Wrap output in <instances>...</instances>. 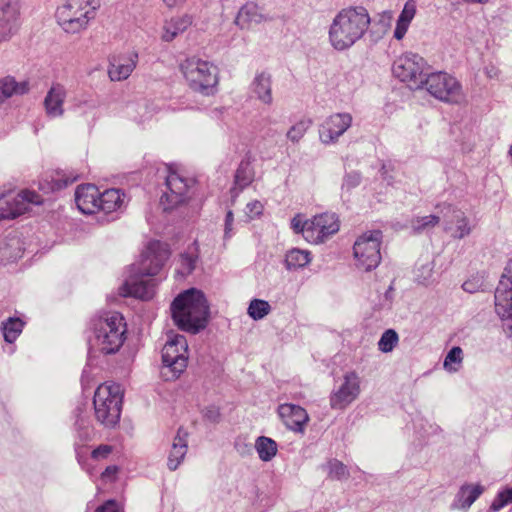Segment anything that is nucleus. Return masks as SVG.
<instances>
[{
	"label": "nucleus",
	"mask_w": 512,
	"mask_h": 512,
	"mask_svg": "<svg viewBox=\"0 0 512 512\" xmlns=\"http://www.w3.org/2000/svg\"><path fill=\"white\" fill-rule=\"evenodd\" d=\"M398 341L399 337L396 331L393 329H388L382 334L378 342V348L383 353L391 352L397 345Z\"/></svg>",
	"instance_id": "ea45409f"
},
{
	"label": "nucleus",
	"mask_w": 512,
	"mask_h": 512,
	"mask_svg": "<svg viewBox=\"0 0 512 512\" xmlns=\"http://www.w3.org/2000/svg\"><path fill=\"white\" fill-rule=\"evenodd\" d=\"M352 118L346 113H337L328 117L319 128L322 143L330 144L336 141L350 126Z\"/></svg>",
	"instance_id": "f3484780"
},
{
	"label": "nucleus",
	"mask_w": 512,
	"mask_h": 512,
	"mask_svg": "<svg viewBox=\"0 0 512 512\" xmlns=\"http://www.w3.org/2000/svg\"><path fill=\"white\" fill-rule=\"evenodd\" d=\"M429 67L425 59L418 54L406 53L393 64V74L402 82H406L411 89L424 87V79Z\"/></svg>",
	"instance_id": "1a4fd4ad"
},
{
	"label": "nucleus",
	"mask_w": 512,
	"mask_h": 512,
	"mask_svg": "<svg viewBox=\"0 0 512 512\" xmlns=\"http://www.w3.org/2000/svg\"><path fill=\"white\" fill-rule=\"evenodd\" d=\"M118 472L117 466H108L101 474V479L103 481H113L116 477V474Z\"/></svg>",
	"instance_id": "13d9d810"
},
{
	"label": "nucleus",
	"mask_w": 512,
	"mask_h": 512,
	"mask_svg": "<svg viewBox=\"0 0 512 512\" xmlns=\"http://www.w3.org/2000/svg\"><path fill=\"white\" fill-rule=\"evenodd\" d=\"M171 315L182 331L197 334L205 329L209 318V306L204 293L195 288L179 294L171 303Z\"/></svg>",
	"instance_id": "f03ea898"
},
{
	"label": "nucleus",
	"mask_w": 512,
	"mask_h": 512,
	"mask_svg": "<svg viewBox=\"0 0 512 512\" xmlns=\"http://www.w3.org/2000/svg\"><path fill=\"white\" fill-rule=\"evenodd\" d=\"M233 222H234L233 212L231 210H229L225 217V228H224V238L225 239H229L232 236Z\"/></svg>",
	"instance_id": "864d4df0"
},
{
	"label": "nucleus",
	"mask_w": 512,
	"mask_h": 512,
	"mask_svg": "<svg viewBox=\"0 0 512 512\" xmlns=\"http://www.w3.org/2000/svg\"><path fill=\"white\" fill-rule=\"evenodd\" d=\"M271 311L270 304L262 299H253L251 300L247 314L255 321L263 319L267 316Z\"/></svg>",
	"instance_id": "c9c22d12"
},
{
	"label": "nucleus",
	"mask_w": 512,
	"mask_h": 512,
	"mask_svg": "<svg viewBox=\"0 0 512 512\" xmlns=\"http://www.w3.org/2000/svg\"><path fill=\"white\" fill-rule=\"evenodd\" d=\"M263 211V205L259 201H252L246 205V214L250 218L259 216Z\"/></svg>",
	"instance_id": "3c124183"
},
{
	"label": "nucleus",
	"mask_w": 512,
	"mask_h": 512,
	"mask_svg": "<svg viewBox=\"0 0 512 512\" xmlns=\"http://www.w3.org/2000/svg\"><path fill=\"white\" fill-rule=\"evenodd\" d=\"M280 417L286 427L294 432H303L309 420L306 410L299 405L285 403L278 408Z\"/></svg>",
	"instance_id": "6ab92c4d"
},
{
	"label": "nucleus",
	"mask_w": 512,
	"mask_h": 512,
	"mask_svg": "<svg viewBox=\"0 0 512 512\" xmlns=\"http://www.w3.org/2000/svg\"><path fill=\"white\" fill-rule=\"evenodd\" d=\"M123 204V198L119 189H108L100 193L99 212L106 214L118 210Z\"/></svg>",
	"instance_id": "c85d7f7f"
},
{
	"label": "nucleus",
	"mask_w": 512,
	"mask_h": 512,
	"mask_svg": "<svg viewBox=\"0 0 512 512\" xmlns=\"http://www.w3.org/2000/svg\"><path fill=\"white\" fill-rule=\"evenodd\" d=\"M170 256L168 245L160 241H151L141 254V260L133 265L134 274L122 285L121 294L142 300H149L154 295L155 282L152 279L145 280L146 276H155Z\"/></svg>",
	"instance_id": "f257e3e1"
},
{
	"label": "nucleus",
	"mask_w": 512,
	"mask_h": 512,
	"mask_svg": "<svg viewBox=\"0 0 512 512\" xmlns=\"http://www.w3.org/2000/svg\"><path fill=\"white\" fill-rule=\"evenodd\" d=\"M186 437L187 433L182 428H179L168 456V467L172 471L177 469L187 453Z\"/></svg>",
	"instance_id": "393cba45"
},
{
	"label": "nucleus",
	"mask_w": 512,
	"mask_h": 512,
	"mask_svg": "<svg viewBox=\"0 0 512 512\" xmlns=\"http://www.w3.org/2000/svg\"><path fill=\"white\" fill-rule=\"evenodd\" d=\"M255 449L259 458L264 462H268L276 456L278 446L273 439L266 436H259L255 441Z\"/></svg>",
	"instance_id": "473e14b6"
},
{
	"label": "nucleus",
	"mask_w": 512,
	"mask_h": 512,
	"mask_svg": "<svg viewBox=\"0 0 512 512\" xmlns=\"http://www.w3.org/2000/svg\"><path fill=\"white\" fill-rule=\"evenodd\" d=\"M353 390H354V391L356 390V387H355V386L353 387Z\"/></svg>",
	"instance_id": "338daca9"
},
{
	"label": "nucleus",
	"mask_w": 512,
	"mask_h": 512,
	"mask_svg": "<svg viewBox=\"0 0 512 512\" xmlns=\"http://www.w3.org/2000/svg\"><path fill=\"white\" fill-rule=\"evenodd\" d=\"M393 290H394V287H393V285L391 284V285L388 287L387 291L385 292V297H386L387 299H390V298H391V293H392V291H393Z\"/></svg>",
	"instance_id": "e2e57ef3"
},
{
	"label": "nucleus",
	"mask_w": 512,
	"mask_h": 512,
	"mask_svg": "<svg viewBox=\"0 0 512 512\" xmlns=\"http://www.w3.org/2000/svg\"><path fill=\"white\" fill-rule=\"evenodd\" d=\"M188 86L203 95H212L218 84V69L212 63L197 57H190L180 63Z\"/></svg>",
	"instance_id": "39448f33"
},
{
	"label": "nucleus",
	"mask_w": 512,
	"mask_h": 512,
	"mask_svg": "<svg viewBox=\"0 0 512 512\" xmlns=\"http://www.w3.org/2000/svg\"><path fill=\"white\" fill-rule=\"evenodd\" d=\"M440 222V217L436 215H428L424 217H416L411 220V228L414 233H421L423 231L429 230Z\"/></svg>",
	"instance_id": "4c0bfd02"
},
{
	"label": "nucleus",
	"mask_w": 512,
	"mask_h": 512,
	"mask_svg": "<svg viewBox=\"0 0 512 512\" xmlns=\"http://www.w3.org/2000/svg\"><path fill=\"white\" fill-rule=\"evenodd\" d=\"M24 322L18 317H10L1 323L4 340L13 343L22 333Z\"/></svg>",
	"instance_id": "72a5a7b5"
},
{
	"label": "nucleus",
	"mask_w": 512,
	"mask_h": 512,
	"mask_svg": "<svg viewBox=\"0 0 512 512\" xmlns=\"http://www.w3.org/2000/svg\"><path fill=\"white\" fill-rule=\"evenodd\" d=\"M291 228L297 234H302L307 241V229L309 228V220H304L300 214L291 220Z\"/></svg>",
	"instance_id": "8fccbe9b"
},
{
	"label": "nucleus",
	"mask_w": 512,
	"mask_h": 512,
	"mask_svg": "<svg viewBox=\"0 0 512 512\" xmlns=\"http://www.w3.org/2000/svg\"><path fill=\"white\" fill-rule=\"evenodd\" d=\"M0 87L5 100L13 95H23L29 91L28 82H16L15 79L10 76L0 79Z\"/></svg>",
	"instance_id": "2f4dec72"
},
{
	"label": "nucleus",
	"mask_w": 512,
	"mask_h": 512,
	"mask_svg": "<svg viewBox=\"0 0 512 512\" xmlns=\"http://www.w3.org/2000/svg\"><path fill=\"white\" fill-rule=\"evenodd\" d=\"M434 263L427 261L426 263L418 266L415 271L416 281L423 285H429L433 282Z\"/></svg>",
	"instance_id": "58836bf2"
},
{
	"label": "nucleus",
	"mask_w": 512,
	"mask_h": 512,
	"mask_svg": "<svg viewBox=\"0 0 512 512\" xmlns=\"http://www.w3.org/2000/svg\"><path fill=\"white\" fill-rule=\"evenodd\" d=\"M99 7V0H64L57 7L55 18L64 32L77 34L88 28Z\"/></svg>",
	"instance_id": "20e7f679"
},
{
	"label": "nucleus",
	"mask_w": 512,
	"mask_h": 512,
	"mask_svg": "<svg viewBox=\"0 0 512 512\" xmlns=\"http://www.w3.org/2000/svg\"><path fill=\"white\" fill-rule=\"evenodd\" d=\"M384 15H387V19H388V20H390V19H391V17H392V16H391V14H390V12H386Z\"/></svg>",
	"instance_id": "0e129e2a"
},
{
	"label": "nucleus",
	"mask_w": 512,
	"mask_h": 512,
	"mask_svg": "<svg viewBox=\"0 0 512 512\" xmlns=\"http://www.w3.org/2000/svg\"><path fill=\"white\" fill-rule=\"evenodd\" d=\"M390 165L383 164L380 169V174L383 180L387 181L388 184H391L393 181V176L390 175Z\"/></svg>",
	"instance_id": "bf43d9fd"
},
{
	"label": "nucleus",
	"mask_w": 512,
	"mask_h": 512,
	"mask_svg": "<svg viewBox=\"0 0 512 512\" xmlns=\"http://www.w3.org/2000/svg\"><path fill=\"white\" fill-rule=\"evenodd\" d=\"M167 176L165 181L166 190L161 197V204L164 210H171L184 203L187 199V192L193 180L181 176L169 165L166 167Z\"/></svg>",
	"instance_id": "f8f14e48"
},
{
	"label": "nucleus",
	"mask_w": 512,
	"mask_h": 512,
	"mask_svg": "<svg viewBox=\"0 0 512 512\" xmlns=\"http://www.w3.org/2000/svg\"><path fill=\"white\" fill-rule=\"evenodd\" d=\"M78 178H79V175L74 174L73 172H70L69 174L57 173V177L52 179V182H53L52 190H60L62 188H65L68 185L77 181Z\"/></svg>",
	"instance_id": "c03bdc74"
},
{
	"label": "nucleus",
	"mask_w": 512,
	"mask_h": 512,
	"mask_svg": "<svg viewBox=\"0 0 512 512\" xmlns=\"http://www.w3.org/2000/svg\"><path fill=\"white\" fill-rule=\"evenodd\" d=\"M65 98L66 90L62 85L55 84L50 88L44 99L45 110L49 117L56 118L63 115Z\"/></svg>",
	"instance_id": "5701e85b"
},
{
	"label": "nucleus",
	"mask_w": 512,
	"mask_h": 512,
	"mask_svg": "<svg viewBox=\"0 0 512 512\" xmlns=\"http://www.w3.org/2000/svg\"><path fill=\"white\" fill-rule=\"evenodd\" d=\"M162 375L166 380L177 379L186 369L188 363V343L183 335L168 334L162 348Z\"/></svg>",
	"instance_id": "0eeeda50"
},
{
	"label": "nucleus",
	"mask_w": 512,
	"mask_h": 512,
	"mask_svg": "<svg viewBox=\"0 0 512 512\" xmlns=\"http://www.w3.org/2000/svg\"><path fill=\"white\" fill-rule=\"evenodd\" d=\"M339 230V222L335 213H321L309 220L307 229V242L312 244L323 243L328 237Z\"/></svg>",
	"instance_id": "4468645a"
},
{
	"label": "nucleus",
	"mask_w": 512,
	"mask_h": 512,
	"mask_svg": "<svg viewBox=\"0 0 512 512\" xmlns=\"http://www.w3.org/2000/svg\"><path fill=\"white\" fill-rule=\"evenodd\" d=\"M352 387L350 385V374L345 373L344 382L331 395L330 404L333 409H343L350 404L352 398Z\"/></svg>",
	"instance_id": "cd10ccee"
},
{
	"label": "nucleus",
	"mask_w": 512,
	"mask_h": 512,
	"mask_svg": "<svg viewBox=\"0 0 512 512\" xmlns=\"http://www.w3.org/2000/svg\"><path fill=\"white\" fill-rule=\"evenodd\" d=\"M96 512H121L115 500H108L96 509Z\"/></svg>",
	"instance_id": "4d7b16f0"
},
{
	"label": "nucleus",
	"mask_w": 512,
	"mask_h": 512,
	"mask_svg": "<svg viewBox=\"0 0 512 512\" xmlns=\"http://www.w3.org/2000/svg\"><path fill=\"white\" fill-rule=\"evenodd\" d=\"M203 416L205 419L209 420L210 422H217L220 417V412H219L218 408H216L214 406H210V407H207L204 409Z\"/></svg>",
	"instance_id": "6e6d98bb"
},
{
	"label": "nucleus",
	"mask_w": 512,
	"mask_h": 512,
	"mask_svg": "<svg viewBox=\"0 0 512 512\" xmlns=\"http://www.w3.org/2000/svg\"><path fill=\"white\" fill-rule=\"evenodd\" d=\"M93 405L95 417L105 427H114L120 420L122 391L116 383H104L95 391Z\"/></svg>",
	"instance_id": "423d86ee"
},
{
	"label": "nucleus",
	"mask_w": 512,
	"mask_h": 512,
	"mask_svg": "<svg viewBox=\"0 0 512 512\" xmlns=\"http://www.w3.org/2000/svg\"><path fill=\"white\" fill-rule=\"evenodd\" d=\"M329 476L333 479H343L349 475L347 467L338 460H331L328 463Z\"/></svg>",
	"instance_id": "a18cd8bd"
},
{
	"label": "nucleus",
	"mask_w": 512,
	"mask_h": 512,
	"mask_svg": "<svg viewBox=\"0 0 512 512\" xmlns=\"http://www.w3.org/2000/svg\"><path fill=\"white\" fill-rule=\"evenodd\" d=\"M271 19L272 18L262 12V9L257 4L248 2L239 10L235 24L241 29H250L254 25L270 21Z\"/></svg>",
	"instance_id": "412c9836"
},
{
	"label": "nucleus",
	"mask_w": 512,
	"mask_h": 512,
	"mask_svg": "<svg viewBox=\"0 0 512 512\" xmlns=\"http://www.w3.org/2000/svg\"><path fill=\"white\" fill-rule=\"evenodd\" d=\"M19 12L9 0H0V42L6 41L18 29Z\"/></svg>",
	"instance_id": "a211bd4d"
},
{
	"label": "nucleus",
	"mask_w": 512,
	"mask_h": 512,
	"mask_svg": "<svg viewBox=\"0 0 512 512\" xmlns=\"http://www.w3.org/2000/svg\"><path fill=\"white\" fill-rule=\"evenodd\" d=\"M138 61L137 53H130L127 56L114 57L110 61L108 75L112 81L127 79L135 69Z\"/></svg>",
	"instance_id": "4be33fe9"
},
{
	"label": "nucleus",
	"mask_w": 512,
	"mask_h": 512,
	"mask_svg": "<svg viewBox=\"0 0 512 512\" xmlns=\"http://www.w3.org/2000/svg\"><path fill=\"white\" fill-rule=\"evenodd\" d=\"M484 488L481 485H463L457 494L456 508L468 509L477 498L483 493Z\"/></svg>",
	"instance_id": "7c9ffc66"
},
{
	"label": "nucleus",
	"mask_w": 512,
	"mask_h": 512,
	"mask_svg": "<svg viewBox=\"0 0 512 512\" xmlns=\"http://www.w3.org/2000/svg\"><path fill=\"white\" fill-rule=\"evenodd\" d=\"M192 24V17L189 15H183L175 17L166 21L163 26L162 40L171 42L179 34L183 33Z\"/></svg>",
	"instance_id": "a878e982"
},
{
	"label": "nucleus",
	"mask_w": 512,
	"mask_h": 512,
	"mask_svg": "<svg viewBox=\"0 0 512 512\" xmlns=\"http://www.w3.org/2000/svg\"><path fill=\"white\" fill-rule=\"evenodd\" d=\"M509 153H510V155L512 156V145H511V147H510Z\"/></svg>",
	"instance_id": "69168bd1"
},
{
	"label": "nucleus",
	"mask_w": 512,
	"mask_h": 512,
	"mask_svg": "<svg viewBox=\"0 0 512 512\" xmlns=\"http://www.w3.org/2000/svg\"><path fill=\"white\" fill-rule=\"evenodd\" d=\"M370 22L369 14L364 7H354V41L364 35Z\"/></svg>",
	"instance_id": "f704fd0d"
},
{
	"label": "nucleus",
	"mask_w": 512,
	"mask_h": 512,
	"mask_svg": "<svg viewBox=\"0 0 512 512\" xmlns=\"http://www.w3.org/2000/svg\"><path fill=\"white\" fill-rule=\"evenodd\" d=\"M42 201V197L35 191H21L12 201L7 202L6 208L0 207V220L15 219L26 213L30 204L39 205Z\"/></svg>",
	"instance_id": "dca6fc26"
},
{
	"label": "nucleus",
	"mask_w": 512,
	"mask_h": 512,
	"mask_svg": "<svg viewBox=\"0 0 512 512\" xmlns=\"http://www.w3.org/2000/svg\"><path fill=\"white\" fill-rule=\"evenodd\" d=\"M444 221V230L451 232V236L455 239H463L470 235L472 226L465 213L453 207L452 205H444L441 209Z\"/></svg>",
	"instance_id": "2eb2a0df"
},
{
	"label": "nucleus",
	"mask_w": 512,
	"mask_h": 512,
	"mask_svg": "<svg viewBox=\"0 0 512 512\" xmlns=\"http://www.w3.org/2000/svg\"><path fill=\"white\" fill-rule=\"evenodd\" d=\"M100 191L93 184L78 186L75 192V202L84 214L99 212Z\"/></svg>",
	"instance_id": "aec40b11"
},
{
	"label": "nucleus",
	"mask_w": 512,
	"mask_h": 512,
	"mask_svg": "<svg viewBox=\"0 0 512 512\" xmlns=\"http://www.w3.org/2000/svg\"><path fill=\"white\" fill-rule=\"evenodd\" d=\"M495 309L505 322L508 336H512V264L508 263L495 291Z\"/></svg>",
	"instance_id": "9b49d317"
},
{
	"label": "nucleus",
	"mask_w": 512,
	"mask_h": 512,
	"mask_svg": "<svg viewBox=\"0 0 512 512\" xmlns=\"http://www.w3.org/2000/svg\"><path fill=\"white\" fill-rule=\"evenodd\" d=\"M486 73H487L488 77H490V78L498 76V71L493 67L491 69L487 68Z\"/></svg>",
	"instance_id": "680f3d73"
},
{
	"label": "nucleus",
	"mask_w": 512,
	"mask_h": 512,
	"mask_svg": "<svg viewBox=\"0 0 512 512\" xmlns=\"http://www.w3.org/2000/svg\"><path fill=\"white\" fill-rule=\"evenodd\" d=\"M463 351L460 347L455 346L453 347L448 354L445 357L444 360V368L448 371L456 372L458 368L452 367V364H458L460 365L462 362Z\"/></svg>",
	"instance_id": "37998d69"
},
{
	"label": "nucleus",
	"mask_w": 512,
	"mask_h": 512,
	"mask_svg": "<svg viewBox=\"0 0 512 512\" xmlns=\"http://www.w3.org/2000/svg\"><path fill=\"white\" fill-rule=\"evenodd\" d=\"M94 337L91 349L102 354H114L122 347L126 338V323L120 313L114 312L93 321Z\"/></svg>",
	"instance_id": "7ed1b4c3"
},
{
	"label": "nucleus",
	"mask_w": 512,
	"mask_h": 512,
	"mask_svg": "<svg viewBox=\"0 0 512 512\" xmlns=\"http://www.w3.org/2000/svg\"><path fill=\"white\" fill-rule=\"evenodd\" d=\"M311 260L312 257L309 251L293 248L287 251L284 264L287 270H297L307 266Z\"/></svg>",
	"instance_id": "c756f323"
},
{
	"label": "nucleus",
	"mask_w": 512,
	"mask_h": 512,
	"mask_svg": "<svg viewBox=\"0 0 512 512\" xmlns=\"http://www.w3.org/2000/svg\"><path fill=\"white\" fill-rule=\"evenodd\" d=\"M351 190H352V180H351V177L347 174L344 177V181H343V184H342V194H341V196H342L344 201H349L350 200Z\"/></svg>",
	"instance_id": "5fc2aeb1"
},
{
	"label": "nucleus",
	"mask_w": 512,
	"mask_h": 512,
	"mask_svg": "<svg viewBox=\"0 0 512 512\" xmlns=\"http://www.w3.org/2000/svg\"><path fill=\"white\" fill-rule=\"evenodd\" d=\"M196 258L189 254H182L180 257V268L177 269V274L184 277L192 273L195 269Z\"/></svg>",
	"instance_id": "49530a36"
},
{
	"label": "nucleus",
	"mask_w": 512,
	"mask_h": 512,
	"mask_svg": "<svg viewBox=\"0 0 512 512\" xmlns=\"http://www.w3.org/2000/svg\"><path fill=\"white\" fill-rule=\"evenodd\" d=\"M415 14H416V3L414 0H408L405 3V5L398 17L396 27L394 30V37L397 40L403 39Z\"/></svg>",
	"instance_id": "bb28decb"
},
{
	"label": "nucleus",
	"mask_w": 512,
	"mask_h": 512,
	"mask_svg": "<svg viewBox=\"0 0 512 512\" xmlns=\"http://www.w3.org/2000/svg\"><path fill=\"white\" fill-rule=\"evenodd\" d=\"M512 502V487L500 491L494 498L490 510L497 512Z\"/></svg>",
	"instance_id": "a19ab883"
},
{
	"label": "nucleus",
	"mask_w": 512,
	"mask_h": 512,
	"mask_svg": "<svg viewBox=\"0 0 512 512\" xmlns=\"http://www.w3.org/2000/svg\"><path fill=\"white\" fill-rule=\"evenodd\" d=\"M483 287L484 279L479 275L471 277L462 284L463 290L468 293H476L478 291H482Z\"/></svg>",
	"instance_id": "de8ad7c7"
},
{
	"label": "nucleus",
	"mask_w": 512,
	"mask_h": 512,
	"mask_svg": "<svg viewBox=\"0 0 512 512\" xmlns=\"http://www.w3.org/2000/svg\"><path fill=\"white\" fill-rule=\"evenodd\" d=\"M251 91L262 103L271 105L272 97V77L267 72L257 73L251 83Z\"/></svg>",
	"instance_id": "b1692460"
},
{
	"label": "nucleus",
	"mask_w": 512,
	"mask_h": 512,
	"mask_svg": "<svg viewBox=\"0 0 512 512\" xmlns=\"http://www.w3.org/2000/svg\"><path fill=\"white\" fill-rule=\"evenodd\" d=\"M329 38L337 50H345L352 45V8L343 9L334 18Z\"/></svg>",
	"instance_id": "ddd939ff"
},
{
	"label": "nucleus",
	"mask_w": 512,
	"mask_h": 512,
	"mask_svg": "<svg viewBox=\"0 0 512 512\" xmlns=\"http://www.w3.org/2000/svg\"><path fill=\"white\" fill-rule=\"evenodd\" d=\"M185 0H163V2L166 4V6L172 8L178 5L179 3L184 2Z\"/></svg>",
	"instance_id": "052dcab7"
},
{
	"label": "nucleus",
	"mask_w": 512,
	"mask_h": 512,
	"mask_svg": "<svg viewBox=\"0 0 512 512\" xmlns=\"http://www.w3.org/2000/svg\"><path fill=\"white\" fill-rule=\"evenodd\" d=\"M253 180V172L248 162L242 161L235 173V186L243 190Z\"/></svg>",
	"instance_id": "e433bc0d"
},
{
	"label": "nucleus",
	"mask_w": 512,
	"mask_h": 512,
	"mask_svg": "<svg viewBox=\"0 0 512 512\" xmlns=\"http://www.w3.org/2000/svg\"><path fill=\"white\" fill-rule=\"evenodd\" d=\"M112 452V446L110 445H100L96 449L92 451L93 459H104Z\"/></svg>",
	"instance_id": "603ef678"
},
{
	"label": "nucleus",
	"mask_w": 512,
	"mask_h": 512,
	"mask_svg": "<svg viewBox=\"0 0 512 512\" xmlns=\"http://www.w3.org/2000/svg\"><path fill=\"white\" fill-rule=\"evenodd\" d=\"M309 125V121L302 120L297 122L288 130L287 138L293 143L299 142L307 132Z\"/></svg>",
	"instance_id": "79ce46f5"
},
{
	"label": "nucleus",
	"mask_w": 512,
	"mask_h": 512,
	"mask_svg": "<svg viewBox=\"0 0 512 512\" xmlns=\"http://www.w3.org/2000/svg\"><path fill=\"white\" fill-rule=\"evenodd\" d=\"M78 439L81 443L91 439V430L86 420L78 418L75 422Z\"/></svg>",
	"instance_id": "09e8293b"
},
{
	"label": "nucleus",
	"mask_w": 512,
	"mask_h": 512,
	"mask_svg": "<svg viewBox=\"0 0 512 512\" xmlns=\"http://www.w3.org/2000/svg\"><path fill=\"white\" fill-rule=\"evenodd\" d=\"M382 232L372 230L363 233L354 241V266L357 269L369 272L381 262L380 245Z\"/></svg>",
	"instance_id": "6e6552de"
},
{
	"label": "nucleus",
	"mask_w": 512,
	"mask_h": 512,
	"mask_svg": "<svg viewBox=\"0 0 512 512\" xmlns=\"http://www.w3.org/2000/svg\"><path fill=\"white\" fill-rule=\"evenodd\" d=\"M424 86L432 96L441 101L459 103L462 100L460 84L447 73L428 72L424 79Z\"/></svg>",
	"instance_id": "9d476101"
}]
</instances>
